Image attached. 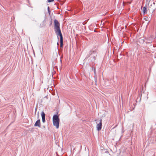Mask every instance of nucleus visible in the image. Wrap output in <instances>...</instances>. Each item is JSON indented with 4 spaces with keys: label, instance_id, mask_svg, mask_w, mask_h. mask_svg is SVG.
<instances>
[{
    "label": "nucleus",
    "instance_id": "nucleus-1",
    "mask_svg": "<svg viewBox=\"0 0 156 156\" xmlns=\"http://www.w3.org/2000/svg\"><path fill=\"white\" fill-rule=\"evenodd\" d=\"M97 55V52L95 50H91L89 52V55L86 57V59L90 60V61L94 62L95 60V58Z\"/></svg>",
    "mask_w": 156,
    "mask_h": 156
},
{
    "label": "nucleus",
    "instance_id": "nucleus-2",
    "mask_svg": "<svg viewBox=\"0 0 156 156\" xmlns=\"http://www.w3.org/2000/svg\"><path fill=\"white\" fill-rule=\"evenodd\" d=\"M54 22L55 31L57 35L58 36L62 34L60 28V24L58 21L55 19L54 20Z\"/></svg>",
    "mask_w": 156,
    "mask_h": 156
},
{
    "label": "nucleus",
    "instance_id": "nucleus-3",
    "mask_svg": "<svg viewBox=\"0 0 156 156\" xmlns=\"http://www.w3.org/2000/svg\"><path fill=\"white\" fill-rule=\"evenodd\" d=\"M97 124V128L98 131L101 130L102 127V119H97L95 120Z\"/></svg>",
    "mask_w": 156,
    "mask_h": 156
},
{
    "label": "nucleus",
    "instance_id": "nucleus-4",
    "mask_svg": "<svg viewBox=\"0 0 156 156\" xmlns=\"http://www.w3.org/2000/svg\"><path fill=\"white\" fill-rule=\"evenodd\" d=\"M53 122H59L58 116L57 115H55L53 117Z\"/></svg>",
    "mask_w": 156,
    "mask_h": 156
},
{
    "label": "nucleus",
    "instance_id": "nucleus-5",
    "mask_svg": "<svg viewBox=\"0 0 156 156\" xmlns=\"http://www.w3.org/2000/svg\"><path fill=\"white\" fill-rule=\"evenodd\" d=\"M41 116L42 119V122L44 123L45 122V114L44 112H42L41 113Z\"/></svg>",
    "mask_w": 156,
    "mask_h": 156
},
{
    "label": "nucleus",
    "instance_id": "nucleus-6",
    "mask_svg": "<svg viewBox=\"0 0 156 156\" xmlns=\"http://www.w3.org/2000/svg\"><path fill=\"white\" fill-rule=\"evenodd\" d=\"M34 126H38L39 127H41L40 120V119L36 121Z\"/></svg>",
    "mask_w": 156,
    "mask_h": 156
},
{
    "label": "nucleus",
    "instance_id": "nucleus-7",
    "mask_svg": "<svg viewBox=\"0 0 156 156\" xmlns=\"http://www.w3.org/2000/svg\"><path fill=\"white\" fill-rule=\"evenodd\" d=\"M60 37V47H63V37L62 34L59 35Z\"/></svg>",
    "mask_w": 156,
    "mask_h": 156
},
{
    "label": "nucleus",
    "instance_id": "nucleus-8",
    "mask_svg": "<svg viewBox=\"0 0 156 156\" xmlns=\"http://www.w3.org/2000/svg\"><path fill=\"white\" fill-rule=\"evenodd\" d=\"M59 122H53V125L55 126L57 129H58L59 127Z\"/></svg>",
    "mask_w": 156,
    "mask_h": 156
},
{
    "label": "nucleus",
    "instance_id": "nucleus-9",
    "mask_svg": "<svg viewBox=\"0 0 156 156\" xmlns=\"http://www.w3.org/2000/svg\"><path fill=\"white\" fill-rule=\"evenodd\" d=\"M105 84L106 86H108L110 84V82L108 80H107L105 81Z\"/></svg>",
    "mask_w": 156,
    "mask_h": 156
},
{
    "label": "nucleus",
    "instance_id": "nucleus-10",
    "mask_svg": "<svg viewBox=\"0 0 156 156\" xmlns=\"http://www.w3.org/2000/svg\"><path fill=\"white\" fill-rule=\"evenodd\" d=\"M143 10L144 14H145L147 11V10L145 7H143Z\"/></svg>",
    "mask_w": 156,
    "mask_h": 156
},
{
    "label": "nucleus",
    "instance_id": "nucleus-11",
    "mask_svg": "<svg viewBox=\"0 0 156 156\" xmlns=\"http://www.w3.org/2000/svg\"><path fill=\"white\" fill-rule=\"evenodd\" d=\"M54 0H48V1L49 2H52L54 1Z\"/></svg>",
    "mask_w": 156,
    "mask_h": 156
},
{
    "label": "nucleus",
    "instance_id": "nucleus-12",
    "mask_svg": "<svg viewBox=\"0 0 156 156\" xmlns=\"http://www.w3.org/2000/svg\"><path fill=\"white\" fill-rule=\"evenodd\" d=\"M94 73L95 75V74H96V70H95V69H94Z\"/></svg>",
    "mask_w": 156,
    "mask_h": 156
},
{
    "label": "nucleus",
    "instance_id": "nucleus-13",
    "mask_svg": "<svg viewBox=\"0 0 156 156\" xmlns=\"http://www.w3.org/2000/svg\"><path fill=\"white\" fill-rule=\"evenodd\" d=\"M48 12H50V11L49 10V7L48 6Z\"/></svg>",
    "mask_w": 156,
    "mask_h": 156
}]
</instances>
